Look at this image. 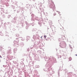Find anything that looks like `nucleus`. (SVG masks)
I'll return each instance as SVG.
<instances>
[{
    "label": "nucleus",
    "mask_w": 77,
    "mask_h": 77,
    "mask_svg": "<svg viewBox=\"0 0 77 77\" xmlns=\"http://www.w3.org/2000/svg\"><path fill=\"white\" fill-rule=\"evenodd\" d=\"M41 38H42V36H41Z\"/></svg>",
    "instance_id": "f03ea898"
},
{
    "label": "nucleus",
    "mask_w": 77,
    "mask_h": 77,
    "mask_svg": "<svg viewBox=\"0 0 77 77\" xmlns=\"http://www.w3.org/2000/svg\"><path fill=\"white\" fill-rule=\"evenodd\" d=\"M44 37H45V38H46V37H47V36L44 35Z\"/></svg>",
    "instance_id": "f257e3e1"
}]
</instances>
